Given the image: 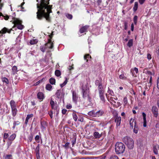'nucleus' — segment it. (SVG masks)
I'll return each mask as SVG.
<instances>
[{
  "instance_id": "nucleus-1",
  "label": "nucleus",
  "mask_w": 159,
  "mask_h": 159,
  "mask_svg": "<svg viewBox=\"0 0 159 159\" xmlns=\"http://www.w3.org/2000/svg\"><path fill=\"white\" fill-rule=\"evenodd\" d=\"M50 0H40V3L37 4L38 11L36 13L38 19L41 20L43 17L45 18L48 22L51 21L49 14L52 12V6L48 5Z\"/></svg>"
},
{
  "instance_id": "nucleus-2",
  "label": "nucleus",
  "mask_w": 159,
  "mask_h": 159,
  "mask_svg": "<svg viewBox=\"0 0 159 159\" xmlns=\"http://www.w3.org/2000/svg\"><path fill=\"white\" fill-rule=\"evenodd\" d=\"M122 141L129 149H133L134 147V142L133 139L129 137L126 136L123 138Z\"/></svg>"
},
{
  "instance_id": "nucleus-3",
  "label": "nucleus",
  "mask_w": 159,
  "mask_h": 159,
  "mask_svg": "<svg viewBox=\"0 0 159 159\" xmlns=\"http://www.w3.org/2000/svg\"><path fill=\"white\" fill-rule=\"evenodd\" d=\"M125 147L122 142H117L115 145V151L117 154H123L125 152Z\"/></svg>"
},
{
  "instance_id": "nucleus-4",
  "label": "nucleus",
  "mask_w": 159,
  "mask_h": 159,
  "mask_svg": "<svg viewBox=\"0 0 159 159\" xmlns=\"http://www.w3.org/2000/svg\"><path fill=\"white\" fill-rule=\"evenodd\" d=\"M82 89L83 98L90 102L91 98L89 95V89L87 88L86 85L83 84L82 86Z\"/></svg>"
},
{
  "instance_id": "nucleus-5",
  "label": "nucleus",
  "mask_w": 159,
  "mask_h": 159,
  "mask_svg": "<svg viewBox=\"0 0 159 159\" xmlns=\"http://www.w3.org/2000/svg\"><path fill=\"white\" fill-rule=\"evenodd\" d=\"M22 22L21 20L17 18H14L13 20L14 25L20 30H22L24 28V26L22 25Z\"/></svg>"
},
{
  "instance_id": "nucleus-6",
  "label": "nucleus",
  "mask_w": 159,
  "mask_h": 159,
  "mask_svg": "<svg viewBox=\"0 0 159 159\" xmlns=\"http://www.w3.org/2000/svg\"><path fill=\"white\" fill-rule=\"evenodd\" d=\"M98 90L101 99L103 102H105V99L104 95V90L102 85H100L98 86Z\"/></svg>"
},
{
  "instance_id": "nucleus-7",
  "label": "nucleus",
  "mask_w": 159,
  "mask_h": 159,
  "mask_svg": "<svg viewBox=\"0 0 159 159\" xmlns=\"http://www.w3.org/2000/svg\"><path fill=\"white\" fill-rule=\"evenodd\" d=\"M10 104L12 109V116H15L16 114L17 111L16 103L14 101L11 100L10 101Z\"/></svg>"
},
{
  "instance_id": "nucleus-8",
  "label": "nucleus",
  "mask_w": 159,
  "mask_h": 159,
  "mask_svg": "<svg viewBox=\"0 0 159 159\" xmlns=\"http://www.w3.org/2000/svg\"><path fill=\"white\" fill-rule=\"evenodd\" d=\"M49 36L50 39H48V43L45 44V45L47 48H49L50 49H52L53 48V43L52 42L51 40V39L52 38V34H51L49 35Z\"/></svg>"
},
{
  "instance_id": "nucleus-9",
  "label": "nucleus",
  "mask_w": 159,
  "mask_h": 159,
  "mask_svg": "<svg viewBox=\"0 0 159 159\" xmlns=\"http://www.w3.org/2000/svg\"><path fill=\"white\" fill-rule=\"evenodd\" d=\"M152 111L154 114V116L157 117L158 115V109L156 106H153L152 107Z\"/></svg>"
},
{
  "instance_id": "nucleus-10",
  "label": "nucleus",
  "mask_w": 159,
  "mask_h": 159,
  "mask_svg": "<svg viewBox=\"0 0 159 159\" xmlns=\"http://www.w3.org/2000/svg\"><path fill=\"white\" fill-rule=\"evenodd\" d=\"M89 26L88 25H86L82 27L80 30V32L81 33L86 32L87 31V29L89 27Z\"/></svg>"
},
{
  "instance_id": "nucleus-11",
  "label": "nucleus",
  "mask_w": 159,
  "mask_h": 159,
  "mask_svg": "<svg viewBox=\"0 0 159 159\" xmlns=\"http://www.w3.org/2000/svg\"><path fill=\"white\" fill-rule=\"evenodd\" d=\"M72 98L73 101L75 103H76L78 98V97L77 96L75 92L73 91L72 92Z\"/></svg>"
},
{
  "instance_id": "nucleus-12",
  "label": "nucleus",
  "mask_w": 159,
  "mask_h": 159,
  "mask_svg": "<svg viewBox=\"0 0 159 159\" xmlns=\"http://www.w3.org/2000/svg\"><path fill=\"white\" fill-rule=\"evenodd\" d=\"M12 29L8 30L6 27H4L0 31V33L2 34H5L7 32L8 33L10 34L11 33V31Z\"/></svg>"
},
{
  "instance_id": "nucleus-13",
  "label": "nucleus",
  "mask_w": 159,
  "mask_h": 159,
  "mask_svg": "<svg viewBox=\"0 0 159 159\" xmlns=\"http://www.w3.org/2000/svg\"><path fill=\"white\" fill-rule=\"evenodd\" d=\"M121 118L120 116H117L115 120V122L116 123V125L117 127L120 125L121 122Z\"/></svg>"
},
{
  "instance_id": "nucleus-14",
  "label": "nucleus",
  "mask_w": 159,
  "mask_h": 159,
  "mask_svg": "<svg viewBox=\"0 0 159 159\" xmlns=\"http://www.w3.org/2000/svg\"><path fill=\"white\" fill-rule=\"evenodd\" d=\"M104 113V111L102 110H100L96 112V117L102 116Z\"/></svg>"
},
{
  "instance_id": "nucleus-15",
  "label": "nucleus",
  "mask_w": 159,
  "mask_h": 159,
  "mask_svg": "<svg viewBox=\"0 0 159 159\" xmlns=\"http://www.w3.org/2000/svg\"><path fill=\"white\" fill-rule=\"evenodd\" d=\"M142 115L143 117V126L144 127H146L147 126V121L146 120V114L144 112H143Z\"/></svg>"
},
{
  "instance_id": "nucleus-16",
  "label": "nucleus",
  "mask_w": 159,
  "mask_h": 159,
  "mask_svg": "<svg viewBox=\"0 0 159 159\" xmlns=\"http://www.w3.org/2000/svg\"><path fill=\"white\" fill-rule=\"evenodd\" d=\"M134 71L135 72L136 74H137L138 72V68L136 67H134V68L131 69L130 70V72L132 73L133 76H136V75H134Z\"/></svg>"
},
{
  "instance_id": "nucleus-17",
  "label": "nucleus",
  "mask_w": 159,
  "mask_h": 159,
  "mask_svg": "<svg viewBox=\"0 0 159 159\" xmlns=\"http://www.w3.org/2000/svg\"><path fill=\"white\" fill-rule=\"evenodd\" d=\"M61 90H58L55 93L56 96L58 99L61 98Z\"/></svg>"
},
{
  "instance_id": "nucleus-18",
  "label": "nucleus",
  "mask_w": 159,
  "mask_h": 159,
  "mask_svg": "<svg viewBox=\"0 0 159 159\" xmlns=\"http://www.w3.org/2000/svg\"><path fill=\"white\" fill-rule=\"evenodd\" d=\"M38 98L40 100H43V94L42 92H39L37 94Z\"/></svg>"
},
{
  "instance_id": "nucleus-19",
  "label": "nucleus",
  "mask_w": 159,
  "mask_h": 159,
  "mask_svg": "<svg viewBox=\"0 0 159 159\" xmlns=\"http://www.w3.org/2000/svg\"><path fill=\"white\" fill-rule=\"evenodd\" d=\"M134 122H136V121L134 120V119L132 118H131L129 121V124L131 127L132 128H133V126L134 125Z\"/></svg>"
},
{
  "instance_id": "nucleus-20",
  "label": "nucleus",
  "mask_w": 159,
  "mask_h": 159,
  "mask_svg": "<svg viewBox=\"0 0 159 159\" xmlns=\"http://www.w3.org/2000/svg\"><path fill=\"white\" fill-rule=\"evenodd\" d=\"M12 74L14 75L18 71L17 70V67L16 66H14L12 69Z\"/></svg>"
},
{
  "instance_id": "nucleus-21",
  "label": "nucleus",
  "mask_w": 159,
  "mask_h": 159,
  "mask_svg": "<svg viewBox=\"0 0 159 159\" xmlns=\"http://www.w3.org/2000/svg\"><path fill=\"white\" fill-rule=\"evenodd\" d=\"M93 135L95 138H99L101 136L102 134H100L98 132H95L94 133Z\"/></svg>"
},
{
  "instance_id": "nucleus-22",
  "label": "nucleus",
  "mask_w": 159,
  "mask_h": 159,
  "mask_svg": "<svg viewBox=\"0 0 159 159\" xmlns=\"http://www.w3.org/2000/svg\"><path fill=\"white\" fill-rule=\"evenodd\" d=\"M139 128L136 125V123L134 122V128L133 129V132L135 134H137L138 132Z\"/></svg>"
},
{
  "instance_id": "nucleus-23",
  "label": "nucleus",
  "mask_w": 159,
  "mask_h": 159,
  "mask_svg": "<svg viewBox=\"0 0 159 159\" xmlns=\"http://www.w3.org/2000/svg\"><path fill=\"white\" fill-rule=\"evenodd\" d=\"M16 137V134H12L8 138V140L11 141H13Z\"/></svg>"
},
{
  "instance_id": "nucleus-24",
  "label": "nucleus",
  "mask_w": 159,
  "mask_h": 159,
  "mask_svg": "<svg viewBox=\"0 0 159 159\" xmlns=\"http://www.w3.org/2000/svg\"><path fill=\"white\" fill-rule=\"evenodd\" d=\"M88 115L93 117H96V112L93 110L89 112Z\"/></svg>"
},
{
  "instance_id": "nucleus-25",
  "label": "nucleus",
  "mask_w": 159,
  "mask_h": 159,
  "mask_svg": "<svg viewBox=\"0 0 159 159\" xmlns=\"http://www.w3.org/2000/svg\"><path fill=\"white\" fill-rule=\"evenodd\" d=\"M133 40L132 39H130L129 41L127 44V45L128 46L130 47L133 45Z\"/></svg>"
},
{
  "instance_id": "nucleus-26",
  "label": "nucleus",
  "mask_w": 159,
  "mask_h": 159,
  "mask_svg": "<svg viewBox=\"0 0 159 159\" xmlns=\"http://www.w3.org/2000/svg\"><path fill=\"white\" fill-rule=\"evenodd\" d=\"M52 86L50 84H48L46 85V89L47 90L50 91L52 89Z\"/></svg>"
},
{
  "instance_id": "nucleus-27",
  "label": "nucleus",
  "mask_w": 159,
  "mask_h": 159,
  "mask_svg": "<svg viewBox=\"0 0 159 159\" xmlns=\"http://www.w3.org/2000/svg\"><path fill=\"white\" fill-rule=\"evenodd\" d=\"M55 80L52 78H51L49 79V82L52 84H55Z\"/></svg>"
},
{
  "instance_id": "nucleus-28",
  "label": "nucleus",
  "mask_w": 159,
  "mask_h": 159,
  "mask_svg": "<svg viewBox=\"0 0 159 159\" xmlns=\"http://www.w3.org/2000/svg\"><path fill=\"white\" fill-rule=\"evenodd\" d=\"M138 7V3L135 2L134 3V6L133 7V10L134 11H135L137 9Z\"/></svg>"
},
{
  "instance_id": "nucleus-29",
  "label": "nucleus",
  "mask_w": 159,
  "mask_h": 159,
  "mask_svg": "<svg viewBox=\"0 0 159 159\" xmlns=\"http://www.w3.org/2000/svg\"><path fill=\"white\" fill-rule=\"evenodd\" d=\"M55 75L57 76H59L61 75V71L59 70H56L55 71Z\"/></svg>"
},
{
  "instance_id": "nucleus-30",
  "label": "nucleus",
  "mask_w": 159,
  "mask_h": 159,
  "mask_svg": "<svg viewBox=\"0 0 159 159\" xmlns=\"http://www.w3.org/2000/svg\"><path fill=\"white\" fill-rule=\"evenodd\" d=\"M5 159H13L12 155L11 154L6 155L5 157Z\"/></svg>"
},
{
  "instance_id": "nucleus-31",
  "label": "nucleus",
  "mask_w": 159,
  "mask_h": 159,
  "mask_svg": "<svg viewBox=\"0 0 159 159\" xmlns=\"http://www.w3.org/2000/svg\"><path fill=\"white\" fill-rule=\"evenodd\" d=\"M20 123V122L18 121H14L13 123V128L14 129L15 128L16 126V125H19Z\"/></svg>"
},
{
  "instance_id": "nucleus-32",
  "label": "nucleus",
  "mask_w": 159,
  "mask_h": 159,
  "mask_svg": "<svg viewBox=\"0 0 159 159\" xmlns=\"http://www.w3.org/2000/svg\"><path fill=\"white\" fill-rule=\"evenodd\" d=\"M153 150L154 152V153L156 155L158 154V151L157 150V149L156 147V146H154L153 147Z\"/></svg>"
},
{
  "instance_id": "nucleus-33",
  "label": "nucleus",
  "mask_w": 159,
  "mask_h": 159,
  "mask_svg": "<svg viewBox=\"0 0 159 159\" xmlns=\"http://www.w3.org/2000/svg\"><path fill=\"white\" fill-rule=\"evenodd\" d=\"M2 81L3 82L7 84H8L9 83V81L8 79L6 77L3 78L2 79Z\"/></svg>"
},
{
  "instance_id": "nucleus-34",
  "label": "nucleus",
  "mask_w": 159,
  "mask_h": 159,
  "mask_svg": "<svg viewBox=\"0 0 159 159\" xmlns=\"http://www.w3.org/2000/svg\"><path fill=\"white\" fill-rule=\"evenodd\" d=\"M138 17L137 16H134L133 20L135 25H136L137 22Z\"/></svg>"
},
{
  "instance_id": "nucleus-35",
  "label": "nucleus",
  "mask_w": 159,
  "mask_h": 159,
  "mask_svg": "<svg viewBox=\"0 0 159 159\" xmlns=\"http://www.w3.org/2000/svg\"><path fill=\"white\" fill-rule=\"evenodd\" d=\"M84 59L85 60H86L87 62L88 61V59H89V58H91V57L89 55V54H88L84 56Z\"/></svg>"
},
{
  "instance_id": "nucleus-36",
  "label": "nucleus",
  "mask_w": 159,
  "mask_h": 159,
  "mask_svg": "<svg viewBox=\"0 0 159 159\" xmlns=\"http://www.w3.org/2000/svg\"><path fill=\"white\" fill-rule=\"evenodd\" d=\"M38 41L36 40H31L30 42L31 44H34L37 43Z\"/></svg>"
},
{
  "instance_id": "nucleus-37",
  "label": "nucleus",
  "mask_w": 159,
  "mask_h": 159,
  "mask_svg": "<svg viewBox=\"0 0 159 159\" xmlns=\"http://www.w3.org/2000/svg\"><path fill=\"white\" fill-rule=\"evenodd\" d=\"M45 47L46 46L45 45V46H41L40 47V49L43 52H45L46 49Z\"/></svg>"
},
{
  "instance_id": "nucleus-38",
  "label": "nucleus",
  "mask_w": 159,
  "mask_h": 159,
  "mask_svg": "<svg viewBox=\"0 0 159 159\" xmlns=\"http://www.w3.org/2000/svg\"><path fill=\"white\" fill-rule=\"evenodd\" d=\"M33 139V135L31 134L28 137V142H31Z\"/></svg>"
},
{
  "instance_id": "nucleus-39",
  "label": "nucleus",
  "mask_w": 159,
  "mask_h": 159,
  "mask_svg": "<svg viewBox=\"0 0 159 159\" xmlns=\"http://www.w3.org/2000/svg\"><path fill=\"white\" fill-rule=\"evenodd\" d=\"M95 84L96 85L99 86L100 85H102V84L100 82L99 80H96L95 81Z\"/></svg>"
},
{
  "instance_id": "nucleus-40",
  "label": "nucleus",
  "mask_w": 159,
  "mask_h": 159,
  "mask_svg": "<svg viewBox=\"0 0 159 159\" xmlns=\"http://www.w3.org/2000/svg\"><path fill=\"white\" fill-rule=\"evenodd\" d=\"M73 117L74 120L75 121H76L78 119V117L77 115L75 114L74 113L73 114Z\"/></svg>"
},
{
  "instance_id": "nucleus-41",
  "label": "nucleus",
  "mask_w": 159,
  "mask_h": 159,
  "mask_svg": "<svg viewBox=\"0 0 159 159\" xmlns=\"http://www.w3.org/2000/svg\"><path fill=\"white\" fill-rule=\"evenodd\" d=\"M152 84V77L151 76H150L149 78V82L148 84V86H150Z\"/></svg>"
},
{
  "instance_id": "nucleus-42",
  "label": "nucleus",
  "mask_w": 159,
  "mask_h": 159,
  "mask_svg": "<svg viewBox=\"0 0 159 159\" xmlns=\"http://www.w3.org/2000/svg\"><path fill=\"white\" fill-rule=\"evenodd\" d=\"M66 16L68 19H71L72 18V16L71 14H66Z\"/></svg>"
},
{
  "instance_id": "nucleus-43",
  "label": "nucleus",
  "mask_w": 159,
  "mask_h": 159,
  "mask_svg": "<svg viewBox=\"0 0 159 159\" xmlns=\"http://www.w3.org/2000/svg\"><path fill=\"white\" fill-rule=\"evenodd\" d=\"M39 147L40 144H39L35 149V151L36 152H39Z\"/></svg>"
},
{
  "instance_id": "nucleus-44",
  "label": "nucleus",
  "mask_w": 159,
  "mask_h": 159,
  "mask_svg": "<svg viewBox=\"0 0 159 159\" xmlns=\"http://www.w3.org/2000/svg\"><path fill=\"white\" fill-rule=\"evenodd\" d=\"M109 159H119V158L117 156L113 155L110 157Z\"/></svg>"
},
{
  "instance_id": "nucleus-45",
  "label": "nucleus",
  "mask_w": 159,
  "mask_h": 159,
  "mask_svg": "<svg viewBox=\"0 0 159 159\" xmlns=\"http://www.w3.org/2000/svg\"><path fill=\"white\" fill-rule=\"evenodd\" d=\"M9 136V134L8 133H5L4 134L3 139H7Z\"/></svg>"
},
{
  "instance_id": "nucleus-46",
  "label": "nucleus",
  "mask_w": 159,
  "mask_h": 159,
  "mask_svg": "<svg viewBox=\"0 0 159 159\" xmlns=\"http://www.w3.org/2000/svg\"><path fill=\"white\" fill-rule=\"evenodd\" d=\"M123 102L124 103V105H125L127 103V99L126 97H125L124 98Z\"/></svg>"
},
{
  "instance_id": "nucleus-47",
  "label": "nucleus",
  "mask_w": 159,
  "mask_h": 159,
  "mask_svg": "<svg viewBox=\"0 0 159 159\" xmlns=\"http://www.w3.org/2000/svg\"><path fill=\"white\" fill-rule=\"evenodd\" d=\"M70 143H66L65 145H64L63 146L64 147H65V148L66 149H67L68 148H69V144Z\"/></svg>"
},
{
  "instance_id": "nucleus-48",
  "label": "nucleus",
  "mask_w": 159,
  "mask_h": 159,
  "mask_svg": "<svg viewBox=\"0 0 159 159\" xmlns=\"http://www.w3.org/2000/svg\"><path fill=\"white\" fill-rule=\"evenodd\" d=\"M35 139L37 142H39V135H36L35 138Z\"/></svg>"
},
{
  "instance_id": "nucleus-49",
  "label": "nucleus",
  "mask_w": 159,
  "mask_h": 159,
  "mask_svg": "<svg viewBox=\"0 0 159 159\" xmlns=\"http://www.w3.org/2000/svg\"><path fill=\"white\" fill-rule=\"evenodd\" d=\"M33 116V115L32 114H29L27 115V116L26 118V119L29 120L30 118L32 117Z\"/></svg>"
},
{
  "instance_id": "nucleus-50",
  "label": "nucleus",
  "mask_w": 159,
  "mask_h": 159,
  "mask_svg": "<svg viewBox=\"0 0 159 159\" xmlns=\"http://www.w3.org/2000/svg\"><path fill=\"white\" fill-rule=\"evenodd\" d=\"M107 93L110 94L111 96H112V93H113V91L111 90L109 88H108V89L107 91Z\"/></svg>"
},
{
  "instance_id": "nucleus-51",
  "label": "nucleus",
  "mask_w": 159,
  "mask_h": 159,
  "mask_svg": "<svg viewBox=\"0 0 159 159\" xmlns=\"http://www.w3.org/2000/svg\"><path fill=\"white\" fill-rule=\"evenodd\" d=\"M12 143V141L8 140L7 143V145L8 146V148L9 147V146L11 145Z\"/></svg>"
},
{
  "instance_id": "nucleus-52",
  "label": "nucleus",
  "mask_w": 159,
  "mask_h": 159,
  "mask_svg": "<svg viewBox=\"0 0 159 159\" xmlns=\"http://www.w3.org/2000/svg\"><path fill=\"white\" fill-rule=\"evenodd\" d=\"M145 1V0H139V3L141 5L143 4L144 2Z\"/></svg>"
},
{
  "instance_id": "nucleus-53",
  "label": "nucleus",
  "mask_w": 159,
  "mask_h": 159,
  "mask_svg": "<svg viewBox=\"0 0 159 159\" xmlns=\"http://www.w3.org/2000/svg\"><path fill=\"white\" fill-rule=\"evenodd\" d=\"M51 107L52 109H53L54 110H57V106L55 105V104L53 106H51Z\"/></svg>"
},
{
  "instance_id": "nucleus-54",
  "label": "nucleus",
  "mask_w": 159,
  "mask_h": 159,
  "mask_svg": "<svg viewBox=\"0 0 159 159\" xmlns=\"http://www.w3.org/2000/svg\"><path fill=\"white\" fill-rule=\"evenodd\" d=\"M157 88L159 89V77L157 80Z\"/></svg>"
},
{
  "instance_id": "nucleus-55",
  "label": "nucleus",
  "mask_w": 159,
  "mask_h": 159,
  "mask_svg": "<svg viewBox=\"0 0 159 159\" xmlns=\"http://www.w3.org/2000/svg\"><path fill=\"white\" fill-rule=\"evenodd\" d=\"M66 111H67V110L66 109H62V113L63 114H65L66 113Z\"/></svg>"
},
{
  "instance_id": "nucleus-56",
  "label": "nucleus",
  "mask_w": 159,
  "mask_h": 159,
  "mask_svg": "<svg viewBox=\"0 0 159 159\" xmlns=\"http://www.w3.org/2000/svg\"><path fill=\"white\" fill-rule=\"evenodd\" d=\"M125 77L124 74H121L119 76V78L120 79H123Z\"/></svg>"
},
{
  "instance_id": "nucleus-57",
  "label": "nucleus",
  "mask_w": 159,
  "mask_h": 159,
  "mask_svg": "<svg viewBox=\"0 0 159 159\" xmlns=\"http://www.w3.org/2000/svg\"><path fill=\"white\" fill-rule=\"evenodd\" d=\"M147 58L148 59L150 60L151 59V56L150 54L148 53L147 55Z\"/></svg>"
},
{
  "instance_id": "nucleus-58",
  "label": "nucleus",
  "mask_w": 159,
  "mask_h": 159,
  "mask_svg": "<svg viewBox=\"0 0 159 159\" xmlns=\"http://www.w3.org/2000/svg\"><path fill=\"white\" fill-rule=\"evenodd\" d=\"M114 98H112V97H111L110 98V100L111 101L110 102H111V103H112V102H114L115 103H116V102L114 101V100H113V99Z\"/></svg>"
},
{
  "instance_id": "nucleus-59",
  "label": "nucleus",
  "mask_w": 159,
  "mask_h": 159,
  "mask_svg": "<svg viewBox=\"0 0 159 159\" xmlns=\"http://www.w3.org/2000/svg\"><path fill=\"white\" fill-rule=\"evenodd\" d=\"M71 143H72V145L73 146L76 143V139H75L74 140H72L71 141Z\"/></svg>"
},
{
  "instance_id": "nucleus-60",
  "label": "nucleus",
  "mask_w": 159,
  "mask_h": 159,
  "mask_svg": "<svg viewBox=\"0 0 159 159\" xmlns=\"http://www.w3.org/2000/svg\"><path fill=\"white\" fill-rule=\"evenodd\" d=\"M147 73L148 74V75H154V74L153 73H152L151 71H147Z\"/></svg>"
},
{
  "instance_id": "nucleus-61",
  "label": "nucleus",
  "mask_w": 159,
  "mask_h": 159,
  "mask_svg": "<svg viewBox=\"0 0 159 159\" xmlns=\"http://www.w3.org/2000/svg\"><path fill=\"white\" fill-rule=\"evenodd\" d=\"M125 29L126 30L127 28V22H125L124 23Z\"/></svg>"
},
{
  "instance_id": "nucleus-62",
  "label": "nucleus",
  "mask_w": 159,
  "mask_h": 159,
  "mask_svg": "<svg viewBox=\"0 0 159 159\" xmlns=\"http://www.w3.org/2000/svg\"><path fill=\"white\" fill-rule=\"evenodd\" d=\"M72 107V106L71 105H67L66 106V108L68 109L71 108Z\"/></svg>"
},
{
  "instance_id": "nucleus-63",
  "label": "nucleus",
  "mask_w": 159,
  "mask_h": 159,
  "mask_svg": "<svg viewBox=\"0 0 159 159\" xmlns=\"http://www.w3.org/2000/svg\"><path fill=\"white\" fill-rule=\"evenodd\" d=\"M50 104L51 106H53V105H54V104H55L54 101H53L52 100H51V101Z\"/></svg>"
},
{
  "instance_id": "nucleus-64",
  "label": "nucleus",
  "mask_w": 159,
  "mask_h": 159,
  "mask_svg": "<svg viewBox=\"0 0 159 159\" xmlns=\"http://www.w3.org/2000/svg\"><path fill=\"white\" fill-rule=\"evenodd\" d=\"M3 17L4 18V19L6 20H7L9 18V16H4Z\"/></svg>"
}]
</instances>
